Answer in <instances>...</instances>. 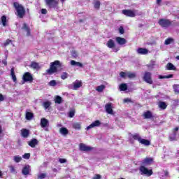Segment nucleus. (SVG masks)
Returning <instances> with one entry per match:
<instances>
[{
	"instance_id": "f257e3e1",
	"label": "nucleus",
	"mask_w": 179,
	"mask_h": 179,
	"mask_svg": "<svg viewBox=\"0 0 179 179\" xmlns=\"http://www.w3.org/2000/svg\"><path fill=\"white\" fill-rule=\"evenodd\" d=\"M63 66L64 65L59 60H55L50 63V69L46 70V72L49 75H52V73H55V72L58 71L57 68H62Z\"/></svg>"
},
{
	"instance_id": "f03ea898",
	"label": "nucleus",
	"mask_w": 179,
	"mask_h": 179,
	"mask_svg": "<svg viewBox=\"0 0 179 179\" xmlns=\"http://www.w3.org/2000/svg\"><path fill=\"white\" fill-rule=\"evenodd\" d=\"M13 6L16 10L17 13H15V15L18 16L20 19H23V16H24L26 13V10L24 9V7L22 4H20L17 2L13 3Z\"/></svg>"
},
{
	"instance_id": "7ed1b4c3",
	"label": "nucleus",
	"mask_w": 179,
	"mask_h": 179,
	"mask_svg": "<svg viewBox=\"0 0 179 179\" xmlns=\"http://www.w3.org/2000/svg\"><path fill=\"white\" fill-rule=\"evenodd\" d=\"M144 82L148 85H153V80H152V73L146 71L143 77Z\"/></svg>"
},
{
	"instance_id": "20e7f679",
	"label": "nucleus",
	"mask_w": 179,
	"mask_h": 179,
	"mask_svg": "<svg viewBox=\"0 0 179 179\" xmlns=\"http://www.w3.org/2000/svg\"><path fill=\"white\" fill-rule=\"evenodd\" d=\"M159 26H161V27L167 29V27H169V26H171V21L166 19H160L159 20Z\"/></svg>"
},
{
	"instance_id": "39448f33",
	"label": "nucleus",
	"mask_w": 179,
	"mask_h": 179,
	"mask_svg": "<svg viewBox=\"0 0 179 179\" xmlns=\"http://www.w3.org/2000/svg\"><path fill=\"white\" fill-rule=\"evenodd\" d=\"M45 2L50 9L52 8H55L58 6V0H45Z\"/></svg>"
},
{
	"instance_id": "423d86ee",
	"label": "nucleus",
	"mask_w": 179,
	"mask_h": 179,
	"mask_svg": "<svg viewBox=\"0 0 179 179\" xmlns=\"http://www.w3.org/2000/svg\"><path fill=\"white\" fill-rule=\"evenodd\" d=\"M136 12L137 11L135 10H123L122 14L125 16H128L129 17H135L137 15Z\"/></svg>"
},
{
	"instance_id": "0eeeda50",
	"label": "nucleus",
	"mask_w": 179,
	"mask_h": 179,
	"mask_svg": "<svg viewBox=\"0 0 179 179\" xmlns=\"http://www.w3.org/2000/svg\"><path fill=\"white\" fill-rule=\"evenodd\" d=\"M22 80L24 83L26 82H33V76L31 73L26 72L22 76Z\"/></svg>"
},
{
	"instance_id": "6e6552de",
	"label": "nucleus",
	"mask_w": 179,
	"mask_h": 179,
	"mask_svg": "<svg viewBox=\"0 0 179 179\" xmlns=\"http://www.w3.org/2000/svg\"><path fill=\"white\" fill-rule=\"evenodd\" d=\"M139 171H141V174H145V176H150L152 174H153V171H152V170H148L145 166H141Z\"/></svg>"
},
{
	"instance_id": "1a4fd4ad",
	"label": "nucleus",
	"mask_w": 179,
	"mask_h": 179,
	"mask_svg": "<svg viewBox=\"0 0 179 179\" xmlns=\"http://www.w3.org/2000/svg\"><path fill=\"white\" fill-rule=\"evenodd\" d=\"M100 125H101V122L99 120H96L87 126L86 129L89 131V129H92V128H96V127H100Z\"/></svg>"
},
{
	"instance_id": "9d476101",
	"label": "nucleus",
	"mask_w": 179,
	"mask_h": 179,
	"mask_svg": "<svg viewBox=\"0 0 179 179\" xmlns=\"http://www.w3.org/2000/svg\"><path fill=\"white\" fill-rule=\"evenodd\" d=\"M92 149L93 148L87 146L84 143L80 144V150H81L82 152H90V150H92Z\"/></svg>"
},
{
	"instance_id": "9b49d317",
	"label": "nucleus",
	"mask_w": 179,
	"mask_h": 179,
	"mask_svg": "<svg viewBox=\"0 0 179 179\" xmlns=\"http://www.w3.org/2000/svg\"><path fill=\"white\" fill-rule=\"evenodd\" d=\"M105 110L108 114H113V103H106L105 105Z\"/></svg>"
},
{
	"instance_id": "f8f14e48",
	"label": "nucleus",
	"mask_w": 179,
	"mask_h": 179,
	"mask_svg": "<svg viewBox=\"0 0 179 179\" xmlns=\"http://www.w3.org/2000/svg\"><path fill=\"white\" fill-rule=\"evenodd\" d=\"M30 166L26 165L25 166H24L22 170L23 176H29V174H30Z\"/></svg>"
},
{
	"instance_id": "ddd939ff",
	"label": "nucleus",
	"mask_w": 179,
	"mask_h": 179,
	"mask_svg": "<svg viewBox=\"0 0 179 179\" xmlns=\"http://www.w3.org/2000/svg\"><path fill=\"white\" fill-rule=\"evenodd\" d=\"M143 115L145 120H151V118H153V114H152V112H150V110L144 112Z\"/></svg>"
},
{
	"instance_id": "4468645a",
	"label": "nucleus",
	"mask_w": 179,
	"mask_h": 179,
	"mask_svg": "<svg viewBox=\"0 0 179 179\" xmlns=\"http://www.w3.org/2000/svg\"><path fill=\"white\" fill-rule=\"evenodd\" d=\"M21 135L22 138H29V135H30V131L26 129H22L21 130Z\"/></svg>"
},
{
	"instance_id": "2eb2a0df",
	"label": "nucleus",
	"mask_w": 179,
	"mask_h": 179,
	"mask_svg": "<svg viewBox=\"0 0 179 179\" xmlns=\"http://www.w3.org/2000/svg\"><path fill=\"white\" fill-rule=\"evenodd\" d=\"M70 64L72 66H78V68H83V64L76 62L75 60H71Z\"/></svg>"
},
{
	"instance_id": "dca6fc26",
	"label": "nucleus",
	"mask_w": 179,
	"mask_h": 179,
	"mask_svg": "<svg viewBox=\"0 0 179 179\" xmlns=\"http://www.w3.org/2000/svg\"><path fill=\"white\" fill-rule=\"evenodd\" d=\"M137 52L138 54H140L141 55H146V54L149 52V50L146 48H139L138 49H137Z\"/></svg>"
},
{
	"instance_id": "f3484780",
	"label": "nucleus",
	"mask_w": 179,
	"mask_h": 179,
	"mask_svg": "<svg viewBox=\"0 0 179 179\" xmlns=\"http://www.w3.org/2000/svg\"><path fill=\"white\" fill-rule=\"evenodd\" d=\"M48 120L43 117L41 119V126L42 128H45V127H48Z\"/></svg>"
},
{
	"instance_id": "a211bd4d",
	"label": "nucleus",
	"mask_w": 179,
	"mask_h": 179,
	"mask_svg": "<svg viewBox=\"0 0 179 179\" xmlns=\"http://www.w3.org/2000/svg\"><path fill=\"white\" fill-rule=\"evenodd\" d=\"M72 127L73 129L80 131L82 129V124L80 122H74L72 124Z\"/></svg>"
},
{
	"instance_id": "6ab92c4d",
	"label": "nucleus",
	"mask_w": 179,
	"mask_h": 179,
	"mask_svg": "<svg viewBox=\"0 0 179 179\" xmlns=\"http://www.w3.org/2000/svg\"><path fill=\"white\" fill-rule=\"evenodd\" d=\"M30 68H32V69H35L36 71H38L40 69V64L36 62H32L31 64L29 65Z\"/></svg>"
},
{
	"instance_id": "aec40b11",
	"label": "nucleus",
	"mask_w": 179,
	"mask_h": 179,
	"mask_svg": "<svg viewBox=\"0 0 179 179\" xmlns=\"http://www.w3.org/2000/svg\"><path fill=\"white\" fill-rule=\"evenodd\" d=\"M73 90H78L79 87H81L82 86V82L79 80H76L73 83Z\"/></svg>"
},
{
	"instance_id": "412c9836",
	"label": "nucleus",
	"mask_w": 179,
	"mask_h": 179,
	"mask_svg": "<svg viewBox=\"0 0 179 179\" xmlns=\"http://www.w3.org/2000/svg\"><path fill=\"white\" fill-rule=\"evenodd\" d=\"M116 41L120 45H124V44L127 43V40L121 37H116Z\"/></svg>"
},
{
	"instance_id": "4be33fe9",
	"label": "nucleus",
	"mask_w": 179,
	"mask_h": 179,
	"mask_svg": "<svg viewBox=\"0 0 179 179\" xmlns=\"http://www.w3.org/2000/svg\"><path fill=\"white\" fill-rule=\"evenodd\" d=\"M38 141L37 139L34 138L28 142L29 146H31V148H36V145H38Z\"/></svg>"
},
{
	"instance_id": "5701e85b",
	"label": "nucleus",
	"mask_w": 179,
	"mask_h": 179,
	"mask_svg": "<svg viewBox=\"0 0 179 179\" xmlns=\"http://www.w3.org/2000/svg\"><path fill=\"white\" fill-rule=\"evenodd\" d=\"M22 29L27 31V36L29 37L30 36V28L27 26V23H24Z\"/></svg>"
},
{
	"instance_id": "b1692460",
	"label": "nucleus",
	"mask_w": 179,
	"mask_h": 179,
	"mask_svg": "<svg viewBox=\"0 0 179 179\" xmlns=\"http://www.w3.org/2000/svg\"><path fill=\"white\" fill-rule=\"evenodd\" d=\"M59 133L63 135V136H66V135H68V134H69V131H68V129H66V127H62L59 129Z\"/></svg>"
},
{
	"instance_id": "393cba45",
	"label": "nucleus",
	"mask_w": 179,
	"mask_h": 179,
	"mask_svg": "<svg viewBox=\"0 0 179 179\" xmlns=\"http://www.w3.org/2000/svg\"><path fill=\"white\" fill-rule=\"evenodd\" d=\"M169 141L171 142L174 141H177V132L176 131H173L172 134L169 136Z\"/></svg>"
},
{
	"instance_id": "a878e982",
	"label": "nucleus",
	"mask_w": 179,
	"mask_h": 179,
	"mask_svg": "<svg viewBox=\"0 0 179 179\" xmlns=\"http://www.w3.org/2000/svg\"><path fill=\"white\" fill-rule=\"evenodd\" d=\"M139 143H141V145H144L145 146H149L150 145V141L145 138H141V140H140Z\"/></svg>"
},
{
	"instance_id": "bb28decb",
	"label": "nucleus",
	"mask_w": 179,
	"mask_h": 179,
	"mask_svg": "<svg viewBox=\"0 0 179 179\" xmlns=\"http://www.w3.org/2000/svg\"><path fill=\"white\" fill-rule=\"evenodd\" d=\"M131 136L133 139H134V141H138V142H140L141 140L142 139V137H141V135L138 133L132 134Z\"/></svg>"
},
{
	"instance_id": "cd10ccee",
	"label": "nucleus",
	"mask_w": 179,
	"mask_h": 179,
	"mask_svg": "<svg viewBox=\"0 0 179 179\" xmlns=\"http://www.w3.org/2000/svg\"><path fill=\"white\" fill-rule=\"evenodd\" d=\"M106 45L108 47V48H114L115 43H114V41L112 39H110L107 42Z\"/></svg>"
},
{
	"instance_id": "c85d7f7f",
	"label": "nucleus",
	"mask_w": 179,
	"mask_h": 179,
	"mask_svg": "<svg viewBox=\"0 0 179 179\" xmlns=\"http://www.w3.org/2000/svg\"><path fill=\"white\" fill-rule=\"evenodd\" d=\"M158 106L159 108H162V110H166V108H167V105L163 101H159Z\"/></svg>"
},
{
	"instance_id": "c756f323",
	"label": "nucleus",
	"mask_w": 179,
	"mask_h": 179,
	"mask_svg": "<svg viewBox=\"0 0 179 179\" xmlns=\"http://www.w3.org/2000/svg\"><path fill=\"white\" fill-rule=\"evenodd\" d=\"M128 85L125 83H122L120 85V92H125V90H127Z\"/></svg>"
},
{
	"instance_id": "7c9ffc66",
	"label": "nucleus",
	"mask_w": 179,
	"mask_h": 179,
	"mask_svg": "<svg viewBox=\"0 0 179 179\" xmlns=\"http://www.w3.org/2000/svg\"><path fill=\"white\" fill-rule=\"evenodd\" d=\"M174 76L173 74H169L168 76H159V79H171Z\"/></svg>"
},
{
	"instance_id": "2f4dec72",
	"label": "nucleus",
	"mask_w": 179,
	"mask_h": 179,
	"mask_svg": "<svg viewBox=\"0 0 179 179\" xmlns=\"http://www.w3.org/2000/svg\"><path fill=\"white\" fill-rule=\"evenodd\" d=\"M25 117H26V120H32V119H33L34 115H33L32 113L26 112Z\"/></svg>"
},
{
	"instance_id": "473e14b6",
	"label": "nucleus",
	"mask_w": 179,
	"mask_h": 179,
	"mask_svg": "<svg viewBox=\"0 0 179 179\" xmlns=\"http://www.w3.org/2000/svg\"><path fill=\"white\" fill-rule=\"evenodd\" d=\"M51 106V102L50 101H47L43 103V107L45 110H47Z\"/></svg>"
},
{
	"instance_id": "72a5a7b5",
	"label": "nucleus",
	"mask_w": 179,
	"mask_h": 179,
	"mask_svg": "<svg viewBox=\"0 0 179 179\" xmlns=\"http://www.w3.org/2000/svg\"><path fill=\"white\" fill-rule=\"evenodd\" d=\"M55 103L56 104H61V103H62V98L59 96H56L55 98Z\"/></svg>"
},
{
	"instance_id": "f704fd0d",
	"label": "nucleus",
	"mask_w": 179,
	"mask_h": 179,
	"mask_svg": "<svg viewBox=\"0 0 179 179\" xmlns=\"http://www.w3.org/2000/svg\"><path fill=\"white\" fill-rule=\"evenodd\" d=\"M10 75H11V78L13 79V81L16 83L17 78H16V76L15 75V69H11Z\"/></svg>"
},
{
	"instance_id": "c9c22d12",
	"label": "nucleus",
	"mask_w": 179,
	"mask_h": 179,
	"mask_svg": "<svg viewBox=\"0 0 179 179\" xmlns=\"http://www.w3.org/2000/svg\"><path fill=\"white\" fill-rule=\"evenodd\" d=\"M171 43H174V39H173V38H169L164 41L165 45H169V44H171Z\"/></svg>"
},
{
	"instance_id": "e433bc0d",
	"label": "nucleus",
	"mask_w": 179,
	"mask_h": 179,
	"mask_svg": "<svg viewBox=\"0 0 179 179\" xmlns=\"http://www.w3.org/2000/svg\"><path fill=\"white\" fill-rule=\"evenodd\" d=\"M127 78H129V79H134V78H136V73L127 72Z\"/></svg>"
},
{
	"instance_id": "4c0bfd02",
	"label": "nucleus",
	"mask_w": 179,
	"mask_h": 179,
	"mask_svg": "<svg viewBox=\"0 0 179 179\" xmlns=\"http://www.w3.org/2000/svg\"><path fill=\"white\" fill-rule=\"evenodd\" d=\"M13 160L15 163H20V162H22V157L19 155L14 156Z\"/></svg>"
},
{
	"instance_id": "58836bf2",
	"label": "nucleus",
	"mask_w": 179,
	"mask_h": 179,
	"mask_svg": "<svg viewBox=\"0 0 179 179\" xmlns=\"http://www.w3.org/2000/svg\"><path fill=\"white\" fill-rule=\"evenodd\" d=\"M166 68L169 71H174L176 69V67H174L173 64L171 63H168L166 64Z\"/></svg>"
},
{
	"instance_id": "ea45409f",
	"label": "nucleus",
	"mask_w": 179,
	"mask_h": 179,
	"mask_svg": "<svg viewBox=\"0 0 179 179\" xmlns=\"http://www.w3.org/2000/svg\"><path fill=\"white\" fill-rule=\"evenodd\" d=\"M173 91L175 92L176 94H179V85H173Z\"/></svg>"
},
{
	"instance_id": "a19ab883",
	"label": "nucleus",
	"mask_w": 179,
	"mask_h": 179,
	"mask_svg": "<svg viewBox=\"0 0 179 179\" xmlns=\"http://www.w3.org/2000/svg\"><path fill=\"white\" fill-rule=\"evenodd\" d=\"M104 89H106V86H104V85H101L98 86L96 87V92H103V90H104Z\"/></svg>"
},
{
	"instance_id": "79ce46f5",
	"label": "nucleus",
	"mask_w": 179,
	"mask_h": 179,
	"mask_svg": "<svg viewBox=\"0 0 179 179\" xmlns=\"http://www.w3.org/2000/svg\"><path fill=\"white\" fill-rule=\"evenodd\" d=\"M153 162V159L152 158H145L143 160V163H145V164H150V163H152Z\"/></svg>"
},
{
	"instance_id": "37998d69",
	"label": "nucleus",
	"mask_w": 179,
	"mask_h": 179,
	"mask_svg": "<svg viewBox=\"0 0 179 179\" xmlns=\"http://www.w3.org/2000/svg\"><path fill=\"white\" fill-rule=\"evenodd\" d=\"M94 6L95 9H100V1H96L94 2Z\"/></svg>"
},
{
	"instance_id": "c03bdc74",
	"label": "nucleus",
	"mask_w": 179,
	"mask_h": 179,
	"mask_svg": "<svg viewBox=\"0 0 179 179\" xmlns=\"http://www.w3.org/2000/svg\"><path fill=\"white\" fill-rule=\"evenodd\" d=\"M1 23H2L3 26H4V27L6 26V16L3 15L1 17Z\"/></svg>"
},
{
	"instance_id": "a18cd8bd",
	"label": "nucleus",
	"mask_w": 179,
	"mask_h": 179,
	"mask_svg": "<svg viewBox=\"0 0 179 179\" xmlns=\"http://www.w3.org/2000/svg\"><path fill=\"white\" fill-rule=\"evenodd\" d=\"M9 169H10V173H12L13 174H16V173H17V172H16V169H15V166H10Z\"/></svg>"
},
{
	"instance_id": "49530a36",
	"label": "nucleus",
	"mask_w": 179,
	"mask_h": 179,
	"mask_svg": "<svg viewBox=\"0 0 179 179\" xmlns=\"http://www.w3.org/2000/svg\"><path fill=\"white\" fill-rule=\"evenodd\" d=\"M61 78L63 80H65V79H68V73L66 72H64L62 75H61Z\"/></svg>"
},
{
	"instance_id": "de8ad7c7",
	"label": "nucleus",
	"mask_w": 179,
	"mask_h": 179,
	"mask_svg": "<svg viewBox=\"0 0 179 179\" xmlns=\"http://www.w3.org/2000/svg\"><path fill=\"white\" fill-rule=\"evenodd\" d=\"M45 177H47V174H45V173H39L38 175V179H44V178H45Z\"/></svg>"
},
{
	"instance_id": "09e8293b",
	"label": "nucleus",
	"mask_w": 179,
	"mask_h": 179,
	"mask_svg": "<svg viewBox=\"0 0 179 179\" xmlns=\"http://www.w3.org/2000/svg\"><path fill=\"white\" fill-rule=\"evenodd\" d=\"M69 117L70 118H73L75 117V110H72L69 113Z\"/></svg>"
},
{
	"instance_id": "8fccbe9b",
	"label": "nucleus",
	"mask_w": 179,
	"mask_h": 179,
	"mask_svg": "<svg viewBox=\"0 0 179 179\" xmlns=\"http://www.w3.org/2000/svg\"><path fill=\"white\" fill-rule=\"evenodd\" d=\"M127 75H128V72L125 73V72L122 71V72H120V76L121 78H127Z\"/></svg>"
},
{
	"instance_id": "3c124183",
	"label": "nucleus",
	"mask_w": 179,
	"mask_h": 179,
	"mask_svg": "<svg viewBox=\"0 0 179 179\" xmlns=\"http://www.w3.org/2000/svg\"><path fill=\"white\" fill-rule=\"evenodd\" d=\"M23 159H30V153H25L24 155H22Z\"/></svg>"
},
{
	"instance_id": "603ef678",
	"label": "nucleus",
	"mask_w": 179,
	"mask_h": 179,
	"mask_svg": "<svg viewBox=\"0 0 179 179\" xmlns=\"http://www.w3.org/2000/svg\"><path fill=\"white\" fill-rule=\"evenodd\" d=\"M71 55L73 58H76V57H78V52H76V50H73L71 52Z\"/></svg>"
},
{
	"instance_id": "864d4df0",
	"label": "nucleus",
	"mask_w": 179,
	"mask_h": 179,
	"mask_svg": "<svg viewBox=\"0 0 179 179\" xmlns=\"http://www.w3.org/2000/svg\"><path fill=\"white\" fill-rule=\"evenodd\" d=\"M57 85V81L52 80L49 83L50 86H55Z\"/></svg>"
},
{
	"instance_id": "5fc2aeb1",
	"label": "nucleus",
	"mask_w": 179,
	"mask_h": 179,
	"mask_svg": "<svg viewBox=\"0 0 179 179\" xmlns=\"http://www.w3.org/2000/svg\"><path fill=\"white\" fill-rule=\"evenodd\" d=\"M119 33H120V34H124V33H125V31L124 30V27H120L119 28Z\"/></svg>"
},
{
	"instance_id": "6e6d98bb",
	"label": "nucleus",
	"mask_w": 179,
	"mask_h": 179,
	"mask_svg": "<svg viewBox=\"0 0 179 179\" xmlns=\"http://www.w3.org/2000/svg\"><path fill=\"white\" fill-rule=\"evenodd\" d=\"M10 43H12V40L8 39L5 43H4V47H6L9 45Z\"/></svg>"
},
{
	"instance_id": "4d7b16f0",
	"label": "nucleus",
	"mask_w": 179,
	"mask_h": 179,
	"mask_svg": "<svg viewBox=\"0 0 179 179\" xmlns=\"http://www.w3.org/2000/svg\"><path fill=\"white\" fill-rule=\"evenodd\" d=\"M92 179H101V175L96 174Z\"/></svg>"
},
{
	"instance_id": "13d9d810",
	"label": "nucleus",
	"mask_w": 179,
	"mask_h": 179,
	"mask_svg": "<svg viewBox=\"0 0 179 179\" xmlns=\"http://www.w3.org/2000/svg\"><path fill=\"white\" fill-rule=\"evenodd\" d=\"M41 13H42V15H47V9L45 8L41 9Z\"/></svg>"
},
{
	"instance_id": "bf43d9fd",
	"label": "nucleus",
	"mask_w": 179,
	"mask_h": 179,
	"mask_svg": "<svg viewBox=\"0 0 179 179\" xmlns=\"http://www.w3.org/2000/svg\"><path fill=\"white\" fill-rule=\"evenodd\" d=\"M59 163H66V160L65 159L60 158L59 159Z\"/></svg>"
},
{
	"instance_id": "052dcab7",
	"label": "nucleus",
	"mask_w": 179,
	"mask_h": 179,
	"mask_svg": "<svg viewBox=\"0 0 179 179\" xmlns=\"http://www.w3.org/2000/svg\"><path fill=\"white\" fill-rule=\"evenodd\" d=\"M5 100V97H3V95L2 94H0V101H3Z\"/></svg>"
},
{
	"instance_id": "680f3d73",
	"label": "nucleus",
	"mask_w": 179,
	"mask_h": 179,
	"mask_svg": "<svg viewBox=\"0 0 179 179\" xmlns=\"http://www.w3.org/2000/svg\"><path fill=\"white\" fill-rule=\"evenodd\" d=\"M129 101H131V99H124V103H129Z\"/></svg>"
},
{
	"instance_id": "e2e57ef3",
	"label": "nucleus",
	"mask_w": 179,
	"mask_h": 179,
	"mask_svg": "<svg viewBox=\"0 0 179 179\" xmlns=\"http://www.w3.org/2000/svg\"><path fill=\"white\" fill-rule=\"evenodd\" d=\"M2 64H3V65H8V62L6 61V59H4L2 61Z\"/></svg>"
},
{
	"instance_id": "0e129e2a",
	"label": "nucleus",
	"mask_w": 179,
	"mask_h": 179,
	"mask_svg": "<svg viewBox=\"0 0 179 179\" xmlns=\"http://www.w3.org/2000/svg\"><path fill=\"white\" fill-rule=\"evenodd\" d=\"M156 2L157 5H160V3H162V0H157Z\"/></svg>"
},
{
	"instance_id": "69168bd1",
	"label": "nucleus",
	"mask_w": 179,
	"mask_h": 179,
	"mask_svg": "<svg viewBox=\"0 0 179 179\" xmlns=\"http://www.w3.org/2000/svg\"><path fill=\"white\" fill-rule=\"evenodd\" d=\"M179 128L178 127H176L175 129H173V132H177V131H178Z\"/></svg>"
},
{
	"instance_id": "338daca9",
	"label": "nucleus",
	"mask_w": 179,
	"mask_h": 179,
	"mask_svg": "<svg viewBox=\"0 0 179 179\" xmlns=\"http://www.w3.org/2000/svg\"><path fill=\"white\" fill-rule=\"evenodd\" d=\"M57 128H60V127H62V124L61 123H58L57 124Z\"/></svg>"
},
{
	"instance_id": "774afa93",
	"label": "nucleus",
	"mask_w": 179,
	"mask_h": 179,
	"mask_svg": "<svg viewBox=\"0 0 179 179\" xmlns=\"http://www.w3.org/2000/svg\"><path fill=\"white\" fill-rule=\"evenodd\" d=\"M176 59H178V61H179V56H176Z\"/></svg>"
}]
</instances>
